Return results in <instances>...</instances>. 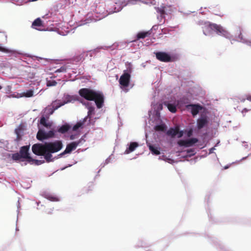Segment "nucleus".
<instances>
[{"instance_id": "f257e3e1", "label": "nucleus", "mask_w": 251, "mask_h": 251, "mask_svg": "<svg viewBox=\"0 0 251 251\" xmlns=\"http://www.w3.org/2000/svg\"><path fill=\"white\" fill-rule=\"evenodd\" d=\"M78 93L81 97L87 100L95 101L98 108H101L103 106L104 96L102 93L85 88L80 89Z\"/></svg>"}, {"instance_id": "f03ea898", "label": "nucleus", "mask_w": 251, "mask_h": 251, "mask_svg": "<svg viewBox=\"0 0 251 251\" xmlns=\"http://www.w3.org/2000/svg\"><path fill=\"white\" fill-rule=\"evenodd\" d=\"M46 143L48 153L45 156V159L47 162L53 161V159L51 153L59 151L62 148V143L61 141L57 140L53 142Z\"/></svg>"}, {"instance_id": "7ed1b4c3", "label": "nucleus", "mask_w": 251, "mask_h": 251, "mask_svg": "<svg viewBox=\"0 0 251 251\" xmlns=\"http://www.w3.org/2000/svg\"><path fill=\"white\" fill-rule=\"evenodd\" d=\"M203 25L204 26L202 27L203 32L205 35H207L206 33L207 30L210 29L212 30H215L218 35L223 36L226 38L228 37L229 36L228 32L220 25L212 24L209 22H204Z\"/></svg>"}, {"instance_id": "20e7f679", "label": "nucleus", "mask_w": 251, "mask_h": 251, "mask_svg": "<svg viewBox=\"0 0 251 251\" xmlns=\"http://www.w3.org/2000/svg\"><path fill=\"white\" fill-rule=\"evenodd\" d=\"M32 151L35 154L37 155H42L44 156L48 153L46 143L40 144L37 143L34 144L32 147Z\"/></svg>"}, {"instance_id": "39448f33", "label": "nucleus", "mask_w": 251, "mask_h": 251, "mask_svg": "<svg viewBox=\"0 0 251 251\" xmlns=\"http://www.w3.org/2000/svg\"><path fill=\"white\" fill-rule=\"evenodd\" d=\"M85 142V140L83 137H81L78 141L73 142L67 145L65 150L61 153L59 156H62L67 153H70L72 151L75 150L77 146Z\"/></svg>"}, {"instance_id": "423d86ee", "label": "nucleus", "mask_w": 251, "mask_h": 251, "mask_svg": "<svg viewBox=\"0 0 251 251\" xmlns=\"http://www.w3.org/2000/svg\"><path fill=\"white\" fill-rule=\"evenodd\" d=\"M130 79V75L124 71V73L121 76L119 79V83L121 85V88L124 89L129 86Z\"/></svg>"}, {"instance_id": "0eeeda50", "label": "nucleus", "mask_w": 251, "mask_h": 251, "mask_svg": "<svg viewBox=\"0 0 251 251\" xmlns=\"http://www.w3.org/2000/svg\"><path fill=\"white\" fill-rule=\"evenodd\" d=\"M29 149V146H25L22 147L20 149L19 153L23 159H26V160L29 162H31V160H32V158L30 156V154L28 152Z\"/></svg>"}, {"instance_id": "6e6552de", "label": "nucleus", "mask_w": 251, "mask_h": 251, "mask_svg": "<svg viewBox=\"0 0 251 251\" xmlns=\"http://www.w3.org/2000/svg\"><path fill=\"white\" fill-rule=\"evenodd\" d=\"M155 54L156 58L160 61L169 62L172 61L170 55L165 52L158 51Z\"/></svg>"}, {"instance_id": "1a4fd4ad", "label": "nucleus", "mask_w": 251, "mask_h": 251, "mask_svg": "<svg viewBox=\"0 0 251 251\" xmlns=\"http://www.w3.org/2000/svg\"><path fill=\"white\" fill-rule=\"evenodd\" d=\"M189 107H191V113L194 116L197 115L199 111L202 109V107L200 104H191L187 106V108Z\"/></svg>"}, {"instance_id": "9d476101", "label": "nucleus", "mask_w": 251, "mask_h": 251, "mask_svg": "<svg viewBox=\"0 0 251 251\" xmlns=\"http://www.w3.org/2000/svg\"><path fill=\"white\" fill-rule=\"evenodd\" d=\"M70 101H71L70 100H68L67 101H64L63 102H61L60 100H55L53 101L51 103V106L53 109V110L51 112V114L53 113V111L57 109L58 108Z\"/></svg>"}, {"instance_id": "9b49d317", "label": "nucleus", "mask_w": 251, "mask_h": 251, "mask_svg": "<svg viewBox=\"0 0 251 251\" xmlns=\"http://www.w3.org/2000/svg\"><path fill=\"white\" fill-rule=\"evenodd\" d=\"M43 26V22L39 18L35 19L32 24V27L33 28L39 30H41V27Z\"/></svg>"}, {"instance_id": "f8f14e48", "label": "nucleus", "mask_w": 251, "mask_h": 251, "mask_svg": "<svg viewBox=\"0 0 251 251\" xmlns=\"http://www.w3.org/2000/svg\"><path fill=\"white\" fill-rule=\"evenodd\" d=\"M208 123V121L206 117H201L197 120V126L199 129L203 128Z\"/></svg>"}, {"instance_id": "ddd939ff", "label": "nucleus", "mask_w": 251, "mask_h": 251, "mask_svg": "<svg viewBox=\"0 0 251 251\" xmlns=\"http://www.w3.org/2000/svg\"><path fill=\"white\" fill-rule=\"evenodd\" d=\"M139 146V144L137 142H131L128 148H127L125 151V153L128 154L133 151L135 149Z\"/></svg>"}, {"instance_id": "4468645a", "label": "nucleus", "mask_w": 251, "mask_h": 251, "mask_svg": "<svg viewBox=\"0 0 251 251\" xmlns=\"http://www.w3.org/2000/svg\"><path fill=\"white\" fill-rule=\"evenodd\" d=\"M179 127L176 126L175 128H170L167 131V135L168 136H171L172 138H174L176 136L178 132Z\"/></svg>"}, {"instance_id": "2eb2a0df", "label": "nucleus", "mask_w": 251, "mask_h": 251, "mask_svg": "<svg viewBox=\"0 0 251 251\" xmlns=\"http://www.w3.org/2000/svg\"><path fill=\"white\" fill-rule=\"evenodd\" d=\"M36 137L37 139L40 141L47 139V132H45L43 130L40 129L37 133Z\"/></svg>"}, {"instance_id": "dca6fc26", "label": "nucleus", "mask_w": 251, "mask_h": 251, "mask_svg": "<svg viewBox=\"0 0 251 251\" xmlns=\"http://www.w3.org/2000/svg\"><path fill=\"white\" fill-rule=\"evenodd\" d=\"M87 56V52H83L79 55H77L74 57V60L75 62H80L84 60L85 57Z\"/></svg>"}, {"instance_id": "f3484780", "label": "nucleus", "mask_w": 251, "mask_h": 251, "mask_svg": "<svg viewBox=\"0 0 251 251\" xmlns=\"http://www.w3.org/2000/svg\"><path fill=\"white\" fill-rule=\"evenodd\" d=\"M71 126L68 124L62 125L61 127L58 128L57 131L60 133H65L68 131L70 129Z\"/></svg>"}, {"instance_id": "a211bd4d", "label": "nucleus", "mask_w": 251, "mask_h": 251, "mask_svg": "<svg viewBox=\"0 0 251 251\" xmlns=\"http://www.w3.org/2000/svg\"><path fill=\"white\" fill-rule=\"evenodd\" d=\"M164 104L167 107L169 110L172 113H176V106L172 103H168V101H164Z\"/></svg>"}, {"instance_id": "6ab92c4d", "label": "nucleus", "mask_w": 251, "mask_h": 251, "mask_svg": "<svg viewBox=\"0 0 251 251\" xmlns=\"http://www.w3.org/2000/svg\"><path fill=\"white\" fill-rule=\"evenodd\" d=\"M149 35H150V32L149 31L140 32L137 34L136 39L137 40H139L140 39H144Z\"/></svg>"}, {"instance_id": "aec40b11", "label": "nucleus", "mask_w": 251, "mask_h": 251, "mask_svg": "<svg viewBox=\"0 0 251 251\" xmlns=\"http://www.w3.org/2000/svg\"><path fill=\"white\" fill-rule=\"evenodd\" d=\"M86 122V118H84L82 121H80L78 123H77L73 127V130L74 131H76L79 128L81 127L84 124V123Z\"/></svg>"}, {"instance_id": "412c9836", "label": "nucleus", "mask_w": 251, "mask_h": 251, "mask_svg": "<svg viewBox=\"0 0 251 251\" xmlns=\"http://www.w3.org/2000/svg\"><path fill=\"white\" fill-rule=\"evenodd\" d=\"M95 113V108L93 106H90L88 107V112L87 116L85 118H86V120L87 119H89V121L91 120V116L92 115L94 114Z\"/></svg>"}, {"instance_id": "4be33fe9", "label": "nucleus", "mask_w": 251, "mask_h": 251, "mask_svg": "<svg viewBox=\"0 0 251 251\" xmlns=\"http://www.w3.org/2000/svg\"><path fill=\"white\" fill-rule=\"evenodd\" d=\"M154 129L157 131H164L166 129V126L165 124L157 125L154 127Z\"/></svg>"}, {"instance_id": "5701e85b", "label": "nucleus", "mask_w": 251, "mask_h": 251, "mask_svg": "<svg viewBox=\"0 0 251 251\" xmlns=\"http://www.w3.org/2000/svg\"><path fill=\"white\" fill-rule=\"evenodd\" d=\"M149 149L155 155H159L160 154V151L158 150L157 148L154 147L152 145H150Z\"/></svg>"}, {"instance_id": "b1692460", "label": "nucleus", "mask_w": 251, "mask_h": 251, "mask_svg": "<svg viewBox=\"0 0 251 251\" xmlns=\"http://www.w3.org/2000/svg\"><path fill=\"white\" fill-rule=\"evenodd\" d=\"M177 144L180 147H183V146L185 147H189L187 140H180L178 141Z\"/></svg>"}, {"instance_id": "393cba45", "label": "nucleus", "mask_w": 251, "mask_h": 251, "mask_svg": "<svg viewBox=\"0 0 251 251\" xmlns=\"http://www.w3.org/2000/svg\"><path fill=\"white\" fill-rule=\"evenodd\" d=\"M33 93H34L33 90H28L26 91V92H24L22 94V96L25 97L26 98H30L33 96Z\"/></svg>"}, {"instance_id": "a878e982", "label": "nucleus", "mask_w": 251, "mask_h": 251, "mask_svg": "<svg viewBox=\"0 0 251 251\" xmlns=\"http://www.w3.org/2000/svg\"><path fill=\"white\" fill-rule=\"evenodd\" d=\"M12 158V159L14 160H16V161H18V160L24 161V160L23 159V158L22 157V156H21V155L20 154V153H18V152H17V153L13 154Z\"/></svg>"}, {"instance_id": "bb28decb", "label": "nucleus", "mask_w": 251, "mask_h": 251, "mask_svg": "<svg viewBox=\"0 0 251 251\" xmlns=\"http://www.w3.org/2000/svg\"><path fill=\"white\" fill-rule=\"evenodd\" d=\"M189 147L193 146L194 144L198 142V139L196 138H193L187 140Z\"/></svg>"}, {"instance_id": "cd10ccee", "label": "nucleus", "mask_w": 251, "mask_h": 251, "mask_svg": "<svg viewBox=\"0 0 251 251\" xmlns=\"http://www.w3.org/2000/svg\"><path fill=\"white\" fill-rule=\"evenodd\" d=\"M189 147L193 146L194 144L198 142V139L196 138H193L187 140Z\"/></svg>"}, {"instance_id": "c85d7f7f", "label": "nucleus", "mask_w": 251, "mask_h": 251, "mask_svg": "<svg viewBox=\"0 0 251 251\" xmlns=\"http://www.w3.org/2000/svg\"><path fill=\"white\" fill-rule=\"evenodd\" d=\"M189 147L193 146L194 144L198 142V139L196 138H193L187 140Z\"/></svg>"}, {"instance_id": "c756f323", "label": "nucleus", "mask_w": 251, "mask_h": 251, "mask_svg": "<svg viewBox=\"0 0 251 251\" xmlns=\"http://www.w3.org/2000/svg\"><path fill=\"white\" fill-rule=\"evenodd\" d=\"M40 124L46 127L50 126V125L47 123V120L44 117H41L40 119Z\"/></svg>"}, {"instance_id": "7c9ffc66", "label": "nucleus", "mask_w": 251, "mask_h": 251, "mask_svg": "<svg viewBox=\"0 0 251 251\" xmlns=\"http://www.w3.org/2000/svg\"><path fill=\"white\" fill-rule=\"evenodd\" d=\"M21 131V128L20 127L16 128L15 130V132L17 135V139L18 140L21 139V136H20Z\"/></svg>"}, {"instance_id": "2f4dec72", "label": "nucleus", "mask_w": 251, "mask_h": 251, "mask_svg": "<svg viewBox=\"0 0 251 251\" xmlns=\"http://www.w3.org/2000/svg\"><path fill=\"white\" fill-rule=\"evenodd\" d=\"M57 84V82L55 80H50L48 81L47 83V85L48 87L50 86H54Z\"/></svg>"}, {"instance_id": "473e14b6", "label": "nucleus", "mask_w": 251, "mask_h": 251, "mask_svg": "<svg viewBox=\"0 0 251 251\" xmlns=\"http://www.w3.org/2000/svg\"><path fill=\"white\" fill-rule=\"evenodd\" d=\"M43 162L44 161H41V160H36V159H34L32 158V160H31L30 163H31V164L34 163L35 165H40L42 163H43Z\"/></svg>"}, {"instance_id": "72a5a7b5", "label": "nucleus", "mask_w": 251, "mask_h": 251, "mask_svg": "<svg viewBox=\"0 0 251 251\" xmlns=\"http://www.w3.org/2000/svg\"><path fill=\"white\" fill-rule=\"evenodd\" d=\"M54 135V131L52 130H50L48 132H47V139L51 137H53Z\"/></svg>"}, {"instance_id": "f704fd0d", "label": "nucleus", "mask_w": 251, "mask_h": 251, "mask_svg": "<svg viewBox=\"0 0 251 251\" xmlns=\"http://www.w3.org/2000/svg\"><path fill=\"white\" fill-rule=\"evenodd\" d=\"M66 71V67L65 66H62L60 68L56 70L55 72H65Z\"/></svg>"}, {"instance_id": "c9c22d12", "label": "nucleus", "mask_w": 251, "mask_h": 251, "mask_svg": "<svg viewBox=\"0 0 251 251\" xmlns=\"http://www.w3.org/2000/svg\"><path fill=\"white\" fill-rule=\"evenodd\" d=\"M157 12H159L161 15L165 14V11L163 8H158Z\"/></svg>"}, {"instance_id": "e433bc0d", "label": "nucleus", "mask_w": 251, "mask_h": 251, "mask_svg": "<svg viewBox=\"0 0 251 251\" xmlns=\"http://www.w3.org/2000/svg\"><path fill=\"white\" fill-rule=\"evenodd\" d=\"M48 199L52 201H57L58 200L57 198L52 196H49Z\"/></svg>"}, {"instance_id": "4c0bfd02", "label": "nucleus", "mask_w": 251, "mask_h": 251, "mask_svg": "<svg viewBox=\"0 0 251 251\" xmlns=\"http://www.w3.org/2000/svg\"><path fill=\"white\" fill-rule=\"evenodd\" d=\"M177 137L178 138H181L183 135V131H180L179 129H178V132L177 133Z\"/></svg>"}, {"instance_id": "58836bf2", "label": "nucleus", "mask_w": 251, "mask_h": 251, "mask_svg": "<svg viewBox=\"0 0 251 251\" xmlns=\"http://www.w3.org/2000/svg\"><path fill=\"white\" fill-rule=\"evenodd\" d=\"M192 130L191 129H190V130L188 131V132H187V136L188 137H190L192 136Z\"/></svg>"}, {"instance_id": "ea45409f", "label": "nucleus", "mask_w": 251, "mask_h": 251, "mask_svg": "<svg viewBox=\"0 0 251 251\" xmlns=\"http://www.w3.org/2000/svg\"><path fill=\"white\" fill-rule=\"evenodd\" d=\"M248 111H249V110H248V109H247V108H244V109H243L242 110V113H246V112H248Z\"/></svg>"}, {"instance_id": "a19ab883", "label": "nucleus", "mask_w": 251, "mask_h": 251, "mask_svg": "<svg viewBox=\"0 0 251 251\" xmlns=\"http://www.w3.org/2000/svg\"><path fill=\"white\" fill-rule=\"evenodd\" d=\"M75 135H71L70 137V138L71 140H74L75 139Z\"/></svg>"}, {"instance_id": "79ce46f5", "label": "nucleus", "mask_w": 251, "mask_h": 251, "mask_svg": "<svg viewBox=\"0 0 251 251\" xmlns=\"http://www.w3.org/2000/svg\"><path fill=\"white\" fill-rule=\"evenodd\" d=\"M247 100H248L251 101V95H248L247 96Z\"/></svg>"}, {"instance_id": "37998d69", "label": "nucleus", "mask_w": 251, "mask_h": 251, "mask_svg": "<svg viewBox=\"0 0 251 251\" xmlns=\"http://www.w3.org/2000/svg\"><path fill=\"white\" fill-rule=\"evenodd\" d=\"M193 151H194L193 150L190 149V150H187V153H190V152H193Z\"/></svg>"}, {"instance_id": "c03bdc74", "label": "nucleus", "mask_w": 251, "mask_h": 251, "mask_svg": "<svg viewBox=\"0 0 251 251\" xmlns=\"http://www.w3.org/2000/svg\"><path fill=\"white\" fill-rule=\"evenodd\" d=\"M180 100H181V101H183V102L184 103H186V102H185V101H184V98H182Z\"/></svg>"}, {"instance_id": "a18cd8bd", "label": "nucleus", "mask_w": 251, "mask_h": 251, "mask_svg": "<svg viewBox=\"0 0 251 251\" xmlns=\"http://www.w3.org/2000/svg\"><path fill=\"white\" fill-rule=\"evenodd\" d=\"M245 99H243V100H242V101H243V102H244V101H245Z\"/></svg>"}, {"instance_id": "49530a36", "label": "nucleus", "mask_w": 251, "mask_h": 251, "mask_svg": "<svg viewBox=\"0 0 251 251\" xmlns=\"http://www.w3.org/2000/svg\"><path fill=\"white\" fill-rule=\"evenodd\" d=\"M2 88V87L0 85V90Z\"/></svg>"}]
</instances>
